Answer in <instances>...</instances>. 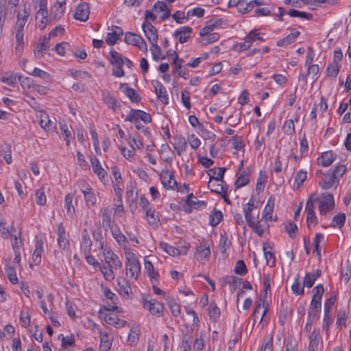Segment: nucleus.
Returning <instances> with one entry per match:
<instances>
[{
    "mask_svg": "<svg viewBox=\"0 0 351 351\" xmlns=\"http://www.w3.org/2000/svg\"><path fill=\"white\" fill-rule=\"evenodd\" d=\"M341 67V64H338L334 62H329L327 68V76L331 79H335L338 75L340 69Z\"/></svg>",
    "mask_w": 351,
    "mask_h": 351,
    "instance_id": "c756f323",
    "label": "nucleus"
},
{
    "mask_svg": "<svg viewBox=\"0 0 351 351\" xmlns=\"http://www.w3.org/2000/svg\"><path fill=\"white\" fill-rule=\"evenodd\" d=\"M140 330L137 326H132L128 335V341L130 345L135 344L139 339Z\"/></svg>",
    "mask_w": 351,
    "mask_h": 351,
    "instance_id": "37998d69",
    "label": "nucleus"
},
{
    "mask_svg": "<svg viewBox=\"0 0 351 351\" xmlns=\"http://www.w3.org/2000/svg\"><path fill=\"white\" fill-rule=\"evenodd\" d=\"M315 195V193H312L309 196L305 206V211L306 212L307 214L306 223L308 224V226H309L310 223H314L315 225L317 223V219L315 213L313 206V198Z\"/></svg>",
    "mask_w": 351,
    "mask_h": 351,
    "instance_id": "9d476101",
    "label": "nucleus"
},
{
    "mask_svg": "<svg viewBox=\"0 0 351 351\" xmlns=\"http://www.w3.org/2000/svg\"><path fill=\"white\" fill-rule=\"evenodd\" d=\"M90 14V8L87 3H80L75 8L74 18L80 21H86Z\"/></svg>",
    "mask_w": 351,
    "mask_h": 351,
    "instance_id": "ddd939ff",
    "label": "nucleus"
},
{
    "mask_svg": "<svg viewBox=\"0 0 351 351\" xmlns=\"http://www.w3.org/2000/svg\"><path fill=\"white\" fill-rule=\"evenodd\" d=\"M20 77L14 73H5L0 77V80L8 86H15Z\"/></svg>",
    "mask_w": 351,
    "mask_h": 351,
    "instance_id": "f704fd0d",
    "label": "nucleus"
},
{
    "mask_svg": "<svg viewBox=\"0 0 351 351\" xmlns=\"http://www.w3.org/2000/svg\"><path fill=\"white\" fill-rule=\"evenodd\" d=\"M112 235L117 240V241L121 244L122 243L125 242L126 238L125 237L121 232L119 228H114L113 227L110 228Z\"/></svg>",
    "mask_w": 351,
    "mask_h": 351,
    "instance_id": "774afa93",
    "label": "nucleus"
},
{
    "mask_svg": "<svg viewBox=\"0 0 351 351\" xmlns=\"http://www.w3.org/2000/svg\"><path fill=\"white\" fill-rule=\"evenodd\" d=\"M73 197L70 194L66 195L64 198V206L66 209L67 214L70 215L71 217L74 213V207L72 205Z\"/></svg>",
    "mask_w": 351,
    "mask_h": 351,
    "instance_id": "338daca9",
    "label": "nucleus"
},
{
    "mask_svg": "<svg viewBox=\"0 0 351 351\" xmlns=\"http://www.w3.org/2000/svg\"><path fill=\"white\" fill-rule=\"evenodd\" d=\"M192 33V28L189 26H183L176 29L173 36L178 38L180 43H184L187 42L189 38L191 37Z\"/></svg>",
    "mask_w": 351,
    "mask_h": 351,
    "instance_id": "f3484780",
    "label": "nucleus"
},
{
    "mask_svg": "<svg viewBox=\"0 0 351 351\" xmlns=\"http://www.w3.org/2000/svg\"><path fill=\"white\" fill-rule=\"evenodd\" d=\"M160 180L164 187L166 189H173L177 186V182L174 178L173 174L167 170L162 171Z\"/></svg>",
    "mask_w": 351,
    "mask_h": 351,
    "instance_id": "dca6fc26",
    "label": "nucleus"
},
{
    "mask_svg": "<svg viewBox=\"0 0 351 351\" xmlns=\"http://www.w3.org/2000/svg\"><path fill=\"white\" fill-rule=\"evenodd\" d=\"M145 213L149 224L157 226L158 223L159 222V217L158 215H156L155 210L152 208H147L145 210Z\"/></svg>",
    "mask_w": 351,
    "mask_h": 351,
    "instance_id": "58836bf2",
    "label": "nucleus"
},
{
    "mask_svg": "<svg viewBox=\"0 0 351 351\" xmlns=\"http://www.w3.org/2000/svg\"><path fill=\"white\" fill-rule=\"evenodd\" d=\"M173 140L172 145L178 154L180 156L186 151L187 142L185 138L182 136H176L173 137Z\"/></svg>",
    "mask_w": 351,
    "mask_h": 351,
    "instance_id": "412c9836",
    "label": "nucleus"
},
{
    "mask_svg": "<svg viewBox=\"0 0 351 351\" xmlns=\"http://www.w3.org/2000/svg\"><path fill=\"white\" fill-rule=\"evenodd\" d=\"M124 58L121 54L114 50L110 51L109 61L112 65H123Z\"/></svg>",
    "mask_w": 351,
    "mask_h": 351,
    "instance_id": "2f4dec72",
    "label": "nucleus"
},
{
    "mask_svg": "<svg viewBox=\"0 0 351 351\" xmlns=\"http://www.w3.org/2000/svg\"><path fill=\"white\" fill-rule=\"evenodd\" d=\"M117 285L119 287V292L121 295L129 296L130 294L132 293V289L125 278H118Z\"/></svg>",
    "mask_w": 351,
    "mask_h": 351,
    "instance_id": "c85d7f7f",
    "label": "nucleus"
},
{
    "mask_svg": "<svg viewBox=\"0 0 351 351\" xmlns=\"http://www.w3.org/2000/svg\"><path fill=\"white\" fill-rule=\"evenodd\" d=\"M44 243L42 239H38L35 244L33 253V261L36 265H39L41 261V255L43 252Z\"/></svg>",
    "mask_w": 351,
    "mask_h": 351,
    "instance_id": "b1692460",
    "label": "nucleus"
},
{
    "mask_svg": "<svg viewBox=\"0 0 351 351\" xmlns=\"http://www.w3.org/2000/svg\"><path fill=\"white\" fill-rule=\"evenodd\" d=\"M84 186V188L81 189V191L84 194L86 205L88 206L95 205L96 203V197L93 189L89 187L88 185Z\"/></svg>",
    "mask_w": 351,
    "mask_h": 351,
    "instance_id": "5701e85b",
    "label": "nucleus"
},
{
    "mask_svg": "<svg viewBox=\"0 0 351 351\" xmlns=\"http://www.w3.org/2000/svg\"><path fill=\"white\" fill-rule=\"evenodd\" d=\"M208 314L210 318L215 321L219 318L220 315V309L215 303H211L208 308Z\"/></svg>",
    "mask_w": 351,
    "mask_h": 351,
    "instance_id": "5fc2aeb1",
    "label": "nucleus"
},
{
    "mask_svg": "<svg viewBox=\"0 0 351 351\" xmlns=\"http://www.w3.org/2000/svg\"><path fill=\"white\" fill-rule=\"evenodd\" d=\"M288 311H289V308H288V306H287V304L284 301H282L281 304H280V310H279V317H278L279 323L282 326L285 325V324L286 322L287 315H288Z\"/></svg>",
    "mask_w": 351,
    "mask_h": 351,
    "instance_id": "79ce46f5",
    "label": "nucleus"
},
{
    "mask_svg": "<svg viewBox=\"0 0 351 351\" xmlns=\"http://www.w3.org/2000/svg\"><path fill=\"white\" fill-rule=\"evenodd\" d=\"M24 49L23 33H15V52L20 56Z\"/></svg>",
    "mask_w": 351,
    "mask_h": 351,
    "instance_id": "72a5a7b5",
    "label": "nucleus"
},
{
    "mask_svg": "<svg viewBox=\"0 0 351 351\" xmlns=\"http://www.w3.org/2000/svg\"><path fill=\"white\" fill-rule=\"evenodd\" d=\"M223 219V214L219 210H215L209 217V223L211 226L215 227Z\"/></svg>",
    "mask_w": 351,
    "mask_h": 351,
    "instance_id": "c03bdc74",
    "label": "nucleus"
},
{
    "mask_svg": "<svg viewBox=\"0 0 351 351\" xmlns=\"http://www.w3.org/2000/svg\"><path fill=\"white\" fill-rule=\"evenodd\" d=\"M192 330L193 328L189 329L187 326H186L185 330H182V346H191Z\"/></svg>",
    "mask_w": 351,
    "mask_h": 351,
    "instance_id": "6e6d98bb",
    "label": "nucleus"
},
{
    "mask_svg": "<svg viewBox=\"0 0 351 351\" xmlns=\"http://www.w3.org/2000/svg\"><path fill=\"white\" fill-rule=\"evenodd\" d=\"M101 250H103L106 263L110 265V262H112L117 256L114 254L112 250L109 247H104V249Z\"/></svg>",
    "mask_w": 351,
    "mask_h": 351,
    "instance_id": "e2e57ef3",
    "label": "nucleus"
},
{
    "mask_svg": "<svg viewBox=\"0 0 351 351\" xmlns=\"http://www.w3.org/2000/svg\"><path fill=\"white\" fill-rule=\"evenodd\" d=\"M125 255L127 259L125 263L126 274L128 275V272H130L131 278H136L141 271L140 263L134 253L128 252L125 253Z\"/></svg>",
    "mask_w": 351,
    "mask_h": 351,
    "instance_id": "7ed1b4c3",
    "label": "nucleus"
},
{
    "mask_svg": "<svg viewBox=\"0 0 351 351\" xmlns=\"http://www.w3.org/2000/svg\"><path fill=\"white\" fill-rule=\"evenodd\" d=\"M139 120H141L145 123H149L152 122V117L149 113L143 110L132 109L125 119V121L134 123L136 128L138 130L143 128V125L140 123Z\"/></svg>",
    "mask_w": 351,
    "mask_h": 351,
    "instance_id": "f257e3e1",
    "label": "nucleus"
},
{
    "mask_svg": "<svg viewBox=\"0 0 351 351\" xmlns=\"http://www.w3.org/2000/svg\"><path fill=\"white\" fill-rule=\"evenodd\" d=\"M160 246L167 254L172 256L181 254L180 250L166 243H161Z\"/></svg>",
    "mask_w": 351,
    "mask_h": 351,
    "instance_id": "4d7b16f0",
    "label": "nucleus"
},
{
    "mask_svg": "<svg viewBox=\"0 0 351 351\" xmlns=\"http://www.w3.org/2000/svg\"><path fill=\"white\" fill-rule=\"evenodd\" d=\"M36 119L40 126L45 130L52 129L53 123L49 119L48 114L43 110H40L36 113Z\"/></svg>",
    "mask_w": 351,
    "mask_h": 351,
    "instance_id": "6ab92c4d",
    "label": "nucleus"
},
{
    "mask_svg": "<svg viewBox=\"0 0 351 351\" xmlns=\"http://www.w3.org/2000/svg\"><path fill=\"white\" fill-rule=\"evenodd\" d=\"M34 1L39 6L35 16L36 25L39 29L43 30L47 24V0H34Z\"/></svg>",
    "mask_w": 351,
    "mask_h": 351,
    "instance_id": "f03ea898",
    "label": "nucleus"
},
{
    "mask_svg": "<svg viewBox=\"0 0 351 351\" xmlns=\"http://www.w3.org/2000/svg\"><path fill=\"white\" fill-rule=\"evenodd\" d=\"M324 291V287L322 284H319L313 288V295L311 301L309 308L321 309V301Z\"/></svg>",
    "mask_w": 351,
    "mask_h": 351,
    "instance_id": "6e6552de",
    "label": "nucleus"
},
{
    "mask_svg": "<svg viewBox=\"0 0 351 351\" xmlns=\"http://www.w3.org/2000/svg\"><path fill=\"white\" fill-rule=\"evenodd\" d=\"M125 41L129 45L137 47L143 52L145 53L147 51V45L140 35L128 32L125 36Z\"/></svg>",
    "mask_w": 351,
    "mask_h": 351,
    "instance_id": "423d86ee",
    "label": "nucleus"
},
{
    "mask_svg": "<svg viewBox=\"0 0 351 351\" xmlns=\"http://www.w3.org/2000/svg\"><path fill=\"white\" fill-rule=\"evenodd\" d=\"M144 307L153 315L160 317L162 315L163 305L156 300L145 301Z\"/></svg>",
    "mask_w": 351,
    "mask_h": 351,
    "instance_id": "4468645a",
    "label": "nucleus"
},
{
    "mask_svg": "<svg viewBox=\"0 0 351 351\" xmlns=\"http://www.w3.org/2000/svg\"><path fill=\"white\" fill-rule=\"evenodd\" d=\"M210 255V245L205 240H203L196 247L195 258L199 262H202L205 258H208Z\"/></svg>",
    "mask_w": 351,
    "mask_h": 351,
    "instance_id": "1a4fd4ad",
    "label": "nucleus"
},
{
    "mask_svg": "<svg viewBox=\"0 0 351 351\" xmlns=\"http://www.w3.org/2000/svg\"><path fill=\"white\" fill-rule=\"evenodd\" d=\"M345 221L346 215L343 213H340L332 218L331 226H338L339 228H341L344 225Z\"/></svg>",
    "mask_w": 351,
    "mask_h": 351,
    "instance_id": "3c124183",
    "label": "nucleus"
},
{
    "mask_svg": "<svg viewBox=\"0 0 351 351\" xmlns=\"http://www.w3.org/2000/svg\"><path fill=\"white\" fill-rule=\"evenodd\" d=\"M70 47L71 46L69 43L62 42L55 46V51L58 55L63 56L65 55L66 51L70 49Z\"/></svg>",
    "mask_w": 351,
    "mask_h": 351,
    "instance_id": "bf43d9fd",
    "label": "nucleus"
},
{
    "mask_svg": "<svg viewBox=\"0 0 351 351\" xmlns=\"http://www.w3.org/2000/svg\"><path fill=\"white\" fill-rule=\"evenodd\" d=\"M152 47L150 49L152 56L153 60L158 61L160 60H163L165 58V56L162 53V51L160 47L157 45V43L151 44Z\"/></svg>",
    "mask_w": 351,
    "mask_h": 351,
    "instance_id": "ea45409f",
    "label": "nucleus"
},
{
    "mask_svg": "<svg viewBox=\"0 0 351 351\" xmlns=\"http://www.w3.org/2000/svg\"><path fill=\"white\" fill-rule=\"evenodd\" d=\"M111 213L112 209L110 206L106 207L101 210L102 225L110 229L113 227L111 224Z\"/></svg>",
    "mask_w": 351,
    "mask_h": 351,
    "instance_id": "7c9ffc66",
    "label": "nucleus"
},
{
    "mask_svg": "<svg viewBox=\"0 0 351 351\" xmlns=\"http://www.w3.org/2000/svg\"><path fill=\"white\" fill-rule=\"evenodd\" d=\"M208 187L211 192L217 194L227 193V186L225 187L222 184L217 183V181L213 182V180H209Z\"/></svg>",
    "mask_w": 351,
    "mask_h": 351,
    "instance_id": "c9c22d12",
    "label": "nucleus"
},
{
    "mask_svg": "<svg viewBox=\"0 0 351 351\" xmlns=\"http://www.w3.org/2000/svg\"><path fill=\"white\" fill-rule=\"evenodd\" d=\"M153 11L156 13L158 19H160L161 21L167 19L171 15L169 8L163 1H158L156 2L153 6Z\"/></svg>",
    "mask_w": 351,
    "mask_h": 351,
    "instance_id": "9b49d317",
    "label": "nucleus"
},
{
    "mask_svg": "<svg viewBox=\"0 0 351 351\" xmlns=\"http://www.w3.org/2000/svg\"><path fill=\"white\" fill-rule=\"evenodd\" d=\"M328 174H331L336 180H339L346 171V167L343 165H338L335 169H329Z\"/></svg>",
    "mask_w": 351,
    "mask_h": 351,
    "instance_id": "e433bc0d",
    "label": "nucleus"
},
{
    "mask_svg": "<svg viewBox=\"0 0 351 351\" xmlns=\"http://www.w3.org/2000/svg\"><path fill=\"white\" fill-rule=\"evenodd\" d=\"M124 94L130 99L131 102L138 103L141 98L135 89H123Z\"/></svg>",
    "mask_w": 351,
    "mask_h": 351,
    "instance_id": "49530a36",
    "label": "nucleus"
},
{
    "mask_svg": "<svg viewBox=\"0 0 351 351\" xmlns=\"http://www.w3.org/2000/svg\"><path fill=\"white\" fill-rule=\"evenodd\" d=\"M226 282L229 284L231 289L236 290L241 285L242 278L234 276H226Z\"/></svg>",
    "mask_w": 351,
    "mask_h": 351,
    "instance_id": "a18cd8bd",
    "label": "nucleus"
},
{
    "mask_svg": "<svg viewBox=\"0 0 351 351\" xmlns=\"http://www.w3.org/2000/svg\"><path fill=\"white\" fill-rule=\"evenodd\" d=\"M250 171L247 169H245L235 182L236 189L241 188L247 185L250 182Z\"/></svg>",
    "mask_w": 351,
    "mask_h": 351,
    "instance_id": "bb28decb",
    "label": "nucleus"
},
{
    "mask_svg": "<svg viewBox=\"0 0 351 351\" xmlns=\"http://www.w3.org/2000/svg\"><path fill=\"white\" fill-rule=\"evenodd\" d=\"M273 337L271 335H267L263 341L261 351H272Z\"/></svg>",
    "mask_w": 351,
    "mask_h": 351,
    "instance_id": "69168bd1",
    "label": "nucleus"
},
{
    "mask_svg": "<svg viewBox=\"0 0 351 351\" xmlns=\"http://www.w3.org/2000/svg\"><path fill=\"white\" fill-rule=\"evenodd\" d=\"M5 271L8 278L12 284H16L18 282V278L16 274L15 269L12 266H5Z\"/></svg>",
    "mask_w": 351,
    "mask_h": 351,
    "instance_id": "603ef678",
    "label": "nucleus"
},
{
    "mask_svg": "<svg viewBox=\"0 0 351 351\" xmlns=\"http://www.w3.org/2000/svg\"><path fill=\"white\" fill-rule=\"evenodd\" d=\"M209 54L208 53H203L200 54V56L197 58H195L189 62L186 66L191 67V68H197L198 67L202 61L206 60L208 58Z\"/></svg>",
    "mask_w": 351,
    "mask_h": 351,
    "instance_id": "a19ab883",
    "label": "nucleus"
},
{
    "mask_svg": "<svg viewBox=\"0 0 351 351\" xmlns=\"http://www.w3.org/2000/svg\"><path fill=\"white\" fill-rule=\"evenodd\" d=\"M30 14V8L24 5L23 8L17 13V19L14 26L15 33H23V28Z\"/></svg>",
    "mask_w": 351,
    "mask_h": 351,
    "instance_id": "39448f33",
    "label": "nucleus"
},
{
    "mask_svg": "<svg viewBox=\"0 0 351 351\" xmlns=\"http://www.w3.org/2000/svg\"><path fill=\"white\" fill-rule=\"evenodd\" d=\"M204 10L199 7L189 9L186 12V21H187L189 18L191 16H197L198 18H201L204 16Z\"/></svg>",
    "mask_w": 351,
    "mask_h": 351,
    "instance_id": "864d4df0",
    "label": "nucleus"
},
{
    "mask_svg": "<svg viewBox=\"0 0 351 351\" xmlns=\"http://www.w3.org/2000/svg\"><path fill=\"white\" fill-rule=\"evenodd\" d=\"M327 176H328V178H326L322 182H319L320 187L324 190L330 189L336 181V179L332 177L330 173L328 174V172L327 173Z\"/></svg>",
    "mask_w": 351,
    "mask_h": 351,
    "instance_id": "13d9d810",
    "label": "nucleus"
},
{
    "mask_svg": "<svg viewBox=\"0 0 351 351\" xmlns=\"http://www.w3.org/2000/svg\"><path fill=\"white\" fill-rule=\"evenodd\" d=\"M314 201H319V210L321 215H325L328 210L335 207L334 197L332 193H324L318 198L313 199Z\"/></svg>",
    "mask_w": 351,
    "mask_h": 351,
    "instance_id": "20e7f679",
    "label": "nucleus"
},
{
    "mask_svg": "<svg viewBox=\"0 0 351 351\" xmlns=\"http://www.w3.org/2000/svg\"><path fill=\"white\" fill-rule=\"evenodd\" d=\"M93 171L98 176L99 178H104L106 174V171L102 168L99 160L95 158L91 161Z\"/></svg>",
    "mask_w": 351,
    "mask_h": 351,
    "instance_id": "4c0bfd02",
    "label": "nucleus"
},
{
    "mask_svg": "<svg viewBox=\"0 0 351 351\" xmlns=\"http://www.w3.org/2000/svg\"><path fill=\"white\" fill-rule=\"evenodd\" d=\"M336 158V154L332 151L323 152L318 158L317 163L322 167H326L330 166L335 160Z\"/></svg>",
    "mask_w": 351,
    "mask_h": 351,
    "instance_id": "aec40b11",
    "label": "nucleus"
},
{
    "mask_svg": "<svg viewBox=\"0 0 351 351\" xmlns=\"http://www.w3.org/2000/svg\"><path fill=\"white\" fill-rule=\"evenodd\" d=\"M82 245L84 249V251L89 252L92 245V241L86 229H84L82 232Z\"/></svg>",
    "mask_w": 351,
    "mask_h": 351,
    "instance_id": "de8ad7c7",
    "label": "nucleus"
},
{
    "mask_svg": "<svg viewBox=\"0 0 351 351\" xmlns=\"http://www.w3.org/2000/svg\"><path fill=\"white\" fill-rule=\"evenodd\" d=\"M306 179V172L303 170L299 171L295 177L294 188L298 189L300 186L302 185Z\"/></svg>",
    "mask_w": 351,
    "mask_h": 351,
    "instance_id": "8fccbe9b",
    "label": "nucleus"
},
{
    "mask_svg": "<svg viewBox=\"0 0 351 351\" xmlns=\"http://www.w3.org/2000/svg\"><path fill=\"white\" fill-rule=\"evenodd\" d=\"M300 35V32L298 29L294 28L291 29L289 34L278 40L276 45L280 47H286L295 43Z\"/></svg>",
    "mask_w": 351,
    "mask_h": 351,
    "instance_id": "2eb2a0df",
    "label": "nucleus"
},
{
    "mask_svg": "<svg viewBox=\"0 0 351 351\" xmlns=\"http://www.w3.org/2000/svg\"><path fill=\"white\" fill-rule=\"evenodd\" d=\"M112 337L108 333H100V345L101 351H108L112 346Z\"/></svg>",
    "mask_w": 351,
    "mask_h": 351,
    "instance_id": "393cba45",
    "label": "nucleus"
},
{
    "mask_svg": "<svg viewBox=\"0 0 351 351\" xmlns=\"http://www.w3.org/2000/svg\"><path fill=\"white\" fill-rule=\"evenodd\" d=\"M36 204L39 206H43L46 203V196L43 188L38 189L35 193Z\"/></svg>",
    "mask_w": 351,
    "mask_h": 351,
    "instance_id": "0e129e2a",
    "label": "nucleus"
},
{
    "mask_svg": "<svg viewBox=\"0 0 351 351\" xmlns=\"http://www.w3.org/2000/svg\"><path fill=\"white\" fill-rule=\"evenodd\" d=\"M144 265H145V269L146 271L147 272L149 277L150 278V280H151L152 283L156 282L158 280L159 274H158V272L155 271L154 267L152 262L147 260L146 258H145Z\"/></svg>",
    "mask_w": 351,
    "mask_h": 351,
    "instance_id": "cd10ccee",
    "label": "nucleus"
},
{
    "mask_svg": "<svg viewBox=\"0 0 351 351\" xmlns=\"http://www.w3.org/2000/svg\"><path fill=\"white\" fill-rule=\"evenodd\" d=\"M264 218H262L261 220L256 221L254 226L252 227V230L254 232H256L259 237L263 236L265 231L269 228V225L267 224V220Z\"/></svg>",
    "mask_w": 351,
    "mask_h": 351,
    "instance_id": "473e14b6",
    "label": "nucleus"
},
{
    "mask_svg": "<svg viewBox=\"0 0 351 351\" xmlns=\"http://www.w3.org/2000/svg\"><path fill=\"white\" fill-rule=\"evenodd\" d=\"M268 248L271 249V247L269 244L264 243L263 244V252H264L265 257L267 260V264H269V261L271 260L272 262H271V264L270 266L274 267L275 265V263H276L275 256L272 252L267 250Z\"/></svg>",
    "mask_w": 351,
    "mask_h": 351,
    "instance_id": "09e8293b",
    "label": "nucleus"
},
{
    "mask_svg": "<svg viewBox=\"0 0 351 351\" xmlns=\"http://www.w3.org/2000/svg\"><path fill=\"white\" fill-rule=\"evenodd\" d=\"M226 170V167H218L209 169L207 173L210 176V180L223 182V176Z\"/></svg>",
    "mask_w": 351,
    "mask_h": 351,
    "instance_id": "4be33fe9",
    "label": "nucleus"
},
{
    "mask_svg": "<svg viewBox=\"0 0 351 351\" xmlns=\"http://www.w3.org/2000/svg\"><path fill=\"white\" fill-rule=\"evenodd\" d=\"M222 19H217L214 21H210L205 27L202 28L199 31V35L201 36H205L209 34H211L218 26L221 25Z\"/></svg>",
    "mask_w": 351,
    "mask_h": 351,
    "instance_id": "a878e982",
    "label": "nucleus"
},
{
    "mask_svg": "<svg viewBox=\"0 0 351 351\" xmlns=\"http://www.w3.org/2000/svg\"><path fill=\"white\" fill-rule=\"evenodd\" d=\"M144 35L150 44L157 43L158 32L156 27L149 21H144L142 24Z\"/></svg>",
    "mask_w": 351,
    "mask_h": 351,
    "instance_id": "0eeeda50",
    "label": "nucleus"
},
{
    "mask_svg": "<svg viewBox=\"0 0 351 351\" xmlns=\"http://www.w3.org/2000/svg\"><path fill=\"white\" fill-rule=\"evenodd\" d=\"M122 34L123 31L120 27L112 25L111 28L108 29V32L106 33V43L108 45H114L119 39V37L122 35Z\"/></svg>",
    "mask_w": 351,
    "mask_h": 351,
    "instance_id": "f8f14e48",
    "label": "nucleus"
},
{
    "mask_svg": "<svg viewBox=\"0 0 351 351\" xmlns=\"http://www.w3.org/2000/svg\"><path fill=\"white\" fill-rule=\"evenodd\" d=\"M285 230L291 239L296 237L298 227L295 223L289 222L287 224H285Z\"/></svg>",
    "mask_w": 351,
    "mask_h": 351,
    "instance_id": "052dcab7",
    "label": "nucleus"
},
{
    "mask_svg": "<svg viewBox=\"0 0 351 351\" xmlns=\"http://www.w3.org/2000/svg\"><path fill=\"white\" fill-rule=\"evenodd\" d=\"M102 100L114 112H116L121 106L116 97L108 91L103 92Z\"/></svg>",
    "mask_w": 351,
    "mask_h": 351,
    "instance_id": "a211bd4d",
    "label": "nucleus"
},
{
    "mask_svg": "<svg viewBox=\"0 0 351 351\" xmlns=\"http://www.w3.org/2000/svg\"><path fill=\"white\" fill-rule=\"evenodd\" d=\"M234 271L237 274L243 276L247 272L246 265L243 261L239 260L237 261Z\"/></svg>",
    "mask_w": 351,
    "mask_h": 351,
    "instance_id": "680f3d73",
    "label": "nucleus"
}]
</instances>
